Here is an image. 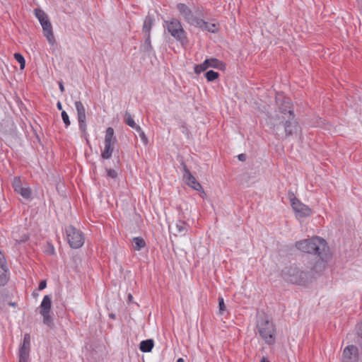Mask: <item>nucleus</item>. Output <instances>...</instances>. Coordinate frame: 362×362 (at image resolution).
I'll use <instances>...</instances> for the list:
<instances>
[{
	"mask_svg": "<svg viewBox=\"0 0 362 362\" xmlns=\"http://www.w3.org/2000/svg\"><path fill=\"white\" fill-rule=\"evenodd\" d=\"M277 111L275 117L269 120V129L277 138L289 136L297 132L298 123L295 118L291 100L283 93L276 96Z\"/></svg>",
	"mask_w": 362,
	"mask_h": 362,
	"instance_id": "f257e3e1",
	"label": "nucleus"
},
{
	"mask_svg": "<svg viewBox=\"0 0 362 362\" xmlns=\"http://www.w3.org/2000/svg\"><path fill=\"white\" fill-rule=\"evenodd\" d=\"M296 247L303 252L316 255L319 258L311 268V270L319 273L325 269L326 264L331 256L329 247L325 240L314 236L309 239L296 242Z\"/></svg>",
	"mask_w": 362,
	"mask_h": 362,
	"instance_id": "f03ea898",
	"label": "nucleus"
},
{
	"mask_svg": "<svg viewBox=\"0 0 362 362\" xmlns=\"http://www.w3.org/2000/svg\"><path fill=\"white\" fill-rule=\"evenodd\" d=\"M281 276L288 282L303 286L311 277L310 272L304 271L295 265L284 268L281 272Z\"/></svg>",
	"mask_w": 362,
	"mask_h": 362,
	"instance_id": "7ed1b4c3",
	"label": "nucleus"
},
{
	"mask_svg": "<svg viewBox=\"0 0 362 362\" xmlns=\"http://www.w3.org/2000/svg\"><path fill=\"white\" fill-rule=\"evenodd\" d=\"M257 329L262 339L269 345L274 344L276 341V326L267 317L258 319Z\"/></svg>",
	"mask_w": 362,
	"mask_h": 362,
	"instance_id": "20e7f679",
	"label": "nucleus"
},
{
	"mask_svg": "<svg viewBox=\"0 0 362 362\" xmlns=\"http://www.w3.org/2000/svg\"><path fill=\"white\" fill-rule=\"evenodd\" d=\"M164 27L172 37H173L182 45L184 46L188 44L189 40L187 33L184 30L180 20L175 18H172L168 21H165Z\"/></svg>",
	"mask_w": 362,
	"mask_h": 362,
	"instance_id": "39448f33",
	"label": "nucleus"
},
{
	"mask_svg": "<svg viewBox=\"0 0 362 362\" xmlns=\"http://www.w3.org/2000/svg\"><path fill=\"white\" fill-rule=\"evenodd\" d=\"M35 15L40 21L45 37L47 38L49 44L54 45L55 42V38L52 31V24L48 18L47 15L40 8H35Z\"/></svg>",
	"mask_w": 362,
	"mask_h": 362,
	"instance_id": "423d86ee",
	"label": "nucleus"
},
{
	"mask_svg": "<svg viewBox=\"0 0 362 362\" xmlns=\"http://www.w3.org/2000/svg\"><path fill=\"white\" fill-rule=\"evenodd\" d=\"M176 8L182 19L191 25L196 26L200 18L202 16L198 9L193 12L192 9L185 4H177Z\"/></svg>",
	"mask_w": 362,
	"mask_h": 362,
	"instance_id": "0eeeda50",
	"label": "nucleus"
},
{
	"mask_svg": "<svg viewBox=\"0 0 362 362\" xmlns=\"http://www.w3.org/2000/svg\"><path fill=\"white\" fill-rule=\"evenodd\" d=\"M66 235L71 247L78 249L83 246L85 239L83 233L80 230L73 226H69L66 228Z\"/></svg>",
	"mask_w": 362,
	"mask_h": 362,
	"instance_id": "6e6552de",
	"label": "nucleus"
},
{
	"mask_svg": "<svg viewBox=\"0 0 362 362\" xmlns=\"http://www.w3.org/2000/svg\"><path fill=\"white\" fill-rule=\"evenodd\" d=\"M115 132L112 127L107 128L105 136V147L101 153L103 159H109L112 156L114 151V146L117 143V139L114 135Z\"/></svg>",
	"mask_w": 362,
	"mask_h": 362,
	"instance_id": "1a4fd4ad",
	"label": "nucleus"
},
{
	"mask_svg": "<svg viewBox=\"0 0 362 362\" xmlns=\"http://www.w3.org/2000/svg\"><path fill=\"white\" fill-rule=\"evenodd\" d=\"M209 67L223 70L225 69V64L223 62L216 58L206 59L203 63L194 66V72L197 74H199Z\"/></svg>",
	"mask_w": 362,
	"mask_h": 362,
	"instance_id": "9d476101",
	"label": "nucleus"
},
{
	"mask_svg": "<svg viewBox=\"0 0 362 362\" xmlns=\"http://www.w3.org/2000/svg\"><path fill=\"white\" fill-rule=\"evenodd\" d=\"M183 166V178L185 179L186 184L192 188L194 190L199 191L202 192L201 197H204L206 195V193L202 189L201 184L196 180V178L191 174L189 170L187 168V165L182 163Z\"/></svg>",
	"mask_w": 362,
	"mask_h": 362,
	"instance_id": "9b49d317",
	"label": "nucleus"
},
{
	"mask_svg": "<svg viewBox=\"0 0 362 362\" xmlns=\"http://www.w3.org/2000/svg\"><path fill=\"white\" fill-rule=\"evenodd\" d=\"M293 209L300 216H309L311 214V209L304 204L301 203L293 194L289 197Z\"/></svg>",
	"mask_w": 362,
	"mask_h": 362,
	"instance_id": "f8f14e48",
	"label": "nucleus"
},
{
	"mask_svg": "<svg viewBox=\"0 0 362 362\" xmlns=\"http://www.w3.org/2000/svg\"><path fill=\"white\" fill-rule=\"evenodd\" d=\"M75 107L77 112L78 127L84 135L87 134L86 110L81 101L75 102Z\"/></svg>",
	"mask_w": 362,
	"mask_h": 362,
	"instance_id": "ddd939ff",
	"label": "nucleus"
},
{
	"mask_svg": "<svg viewBox=\"0 0 362 362\" xmlns=\"http://www.w3.org/2000/svg\"><path fill=\"white\" fill-rule=\"evenodd\" d=\"M358 349L357 346L349 345L344 348L341 362H358Z\"/></svg>",
	"mask_w": 362,
	"mask_h": 362,
	"instance_id": "4468645a",
	"label": "nucleus"
},
{
	"mask_svg": "<svg viewBox=\"0 0 362 362\" xmlns=\"http://www.w3.org/2000/svg\"><path fill=\"white\" fill-rule=\"evenodd\" d=\"M175 235H185L189 229V225L184 221L177 220L175 225L170 226Z\"/></svg>",
	"mask_w": 362,
	"mask_h": 362,
	"instance_id": "2eb2a0df",
	"label": "nucleus"
},
{
	"mask_svg": "<svg viewBox=\"0 0 362 362\" xmlns=\"http://www.w3.org/2000/svg\"><path fill=\"white\" fill-rule=\"evenodd\" d=\"M14 190L20 194L25 199H30L31 196V191L28 187H23L22 186L20 178L15 177L13 182Z\"/></svg>",
	"mask_w": 362,
	"mask_h": 362,
	"instance_id": "dca6fc26",
	"label": "nucleus"
},
{
	"mask_svg": "<svg viewBox=\"0 0 362 362\" xmlns=\"http://www.w3.org/2000/svg\"><path fill=\"white\" fill-rule=\"evenodd\" d=\"M155 23L153 16L148 14L144 21L142 33L144 35L151 36V30Z\"/></svg>",
	"mask_w": 362,
	"mask_h": 362,
	"instance_id": "f3484780",
	"label": "nucleus"
},
{
	"mask_svg": "<svg viewBox=\"0 0 362 362\" xmlns=\"http://www.w3.org/2000/svg\"><path fill=\"white\" fill-rule=\"evenodd\" d=\"M196 27L207 30L210 33H216L218 30V26L216 23L206 22L202 19V18H200L199 21L197 23Z\"/></svg>",
	"mask_w": 362,
	"mask_h": 362,
	"instance_id": "a211bd4d",
	"label": "nucleus"
},
{
	"mask_svg": "<svg viewBox=\"0 0 362 362\" xmlns=\"http://www.w3.org/2000/svg\"><path fill=\"white\" fill-rule=\"evenodd\" d=\"M52 308V300L49 296H45L40 305V314L44 313H50Z\"/></svg>",
	"mask_w": 362,
	"mask_h": 362,
	"instance_id": "6ab92c4d",
	"label": "nucleus"
},
{
	"mask_svg": "<svg viewBox=\"0 0 362 362\" xmlns=\"http://www.w3.org/2000/svg\"><path fill=\"white\" fill-rule=\"evenodd\" d=\"M12 238L18 244L24 243L29 239V236L27 233H23L21 235L19 229L12 232Z\"/></svg>",
	"mask_w": 362,
	"mask_h": 362,
	"instance_id": "aec40b11",
	"label": "nucleus"
},
{
	"mask_svg": "<svg viewBox=\"0 0 362 362\" xmlns=\"http://www.w3.org/2000/svg\"><path fill=\"white\" fill-rule=\"evenodd\" d=\"M30 347L21 346L19 349V362H28Z\"/></svg>",
	"mask_w": 362,
	"mask_h": 362,
	"instance_id": "412c9836",
	"label": "nucleus"
},
{
	"mask_svg": "<svg viewBox=\"0 0 362 362\" xmlns=\"http://www.w3.org/2000/svg\"><path fill=\"white\" fill-rule=\"evenodd\" d=\"M154 346L153 339L143 340L140 343L139 349L142 352H150Z\"/></svg>",
	"mask_w": 362,
	"mask_h": 362,
	"instance_id": "4be33fe9",
	"label": "nucleus"
},
{
	"mask_svg": "<svg viewBox=\"0 0 362 362\" xmlns=\"http://www.w3.org/2000/svg\"><path fill=\"white\" fill-rule=\"evenodd\" d=\"M132 245L135 250H140L146 246V242L144 238L136 237L133 238Z\"/></svg>",
	"mask_w": 362,
	"mask_h": 362,
	"instance_id": "5701e85b",
	"label": "nucleus"
},
{
	"mask_svg": "<svg viewBox=\"0 0 362 362\" xmlns=\"http://www.w3.org/2000/svg\"><path fill=\"white\" fill-rule=\"evenodd\" d=\"M145 38L144 42L141 45V50L144 52H150L153 47L151 43V36L144 35Z\"/></svg>",
	"mask_w": 362,
	"mask_h": 362,
	"instance_id": "b1692460",
	"label": "nucleus"
},
{
	"mask_svg": "<svg viewBox=\"0 0 362 362\" xmlns=\"http://www.w3.org/2000/svg\"><path fill=\"white\" fill-rule=\"evenodd\" d=\"M124 121L128 126L131 127L132 128L136 127V122L132 118L131 114L128 112H126L124 114Z\"/></svg>",
	"mask_w": 362,
	"mask_h": 362,
	"instance_id": "393cba45",
	"label": "nucleus"
},
{
	"mask_svg": "<svg viewBox=\"0 0 362 362\" xmlns=\"http://www.w3.org/2000/svg\"><path fill=\"white\" fill-rule=\"evenodd\" d=\"M8 281V276L7 275V267L6 269H1L0 271V286H4Z\"/></svg>",
	"mask_w": 362,
	"mask_h": 362,
	"instance_id": "a878e982",
	"label": "nucleus"
},
{
	"mask_svg": "<svg viewBox=\"0 0 362 362\" xmlns=\"http://www.w3.org/2000/svg\"><path fill=\"white\" fill-rule=\"evenodd\" d=\"M43 317V323L47 325L49 327H52L53 321L52 318L50 315V313H44V314H41Z\"/></svg>",
	"mask_w": 362,
	"mask_h": 362,
	"instance_id": "bb28decb",
	"label": "nucleus"
},
{
	"mask_svg": "<svg viewBox=\"0 0 362 362\" xmlns=\"http://www.w3.org/2000/svg\"><path fill=\"white\" fill-rule=\"evenodd\" d=\"M14 58L18 62H19L21 69H24L25 66V60L23 56L21 54L17 52L14 54Z\"/></svg>",
	"mask_w": 362,
	"mask_h": 362,
	"instance_id": "cd10ccee",
	"label": "nucleus"
},
{
	"mask_svg": "<svg viewBox=\"0 0 362 362\" xmlns=\"http://www.w3.org/2000/svg\"><path fill=\"white\" fill-rule=\"evenodd\" d=\"M219 74L213 70H209L205 74V76L209 81H213L218 78Z\"/></svg>",
	"mask_w": 362,
	"mask_h": 362,
	"instance_id": "c85d7f7f",
	"label": "nucleus"
},
{
	"mask_svg": "<svg viewBox=\"0 0 362 362\" xmlns=\"http://www.w3.org/2000/svg\"><path fill=\"white\" fill-rule=\"evenodd\" d=\"M62 118L65 124V127H69L70 125L71 122L69 120V115H67V113L65 111L62 112Z\"/></svg>",
	"mask_w": 362,
	"mask_h": 362,
	"instance_id": "c756f323",
	"label": "nucleus"
},
{
	"mask_svg": "<svg viewBox=\"0 0 362 362\" xmlns=\"http://www.w3.org/2000/svg\"><path fill=\"white\" fill-rule=\"evenodd\" d=\"M106 172H107V176L110 178H112V179H117V173L116 172V170H113V169H106Z\"/></svg>",
	"mask_w": 362,
	"mask_h": 362,
	"instance_id": "7c9ffc66",
	"label": "nucleus"
},
{
	"mask_svg": "<svg viewBox=\"0 0 362 362\" xmlns=\"http://www.w3.org/2000/svg\"><path fill=\"white\" fill-rule=\"evenodd\" d=\"M21 346L30 347V336L29 334L24 335L23 341Z\"/></svg>",
	"mask_w": 362,
	"mask_h": 362,
	"instance_id": "2f4dec72",
	"label": "nucleus"
},
{
	"mask_svg": "<svg viewBox=\"0 0 362 362\" xmlns=\"http://www.w3.org/2000/svg\"><path fill=\"white\" fill-rule=\"evenodd\" d=\"M0 267L1 269H6L7 267L4 255L1 252H0Z\"/></svg>",
	"mask_w": 362,
	"mask_h": 362,
	"instance_id": "473e14b6",
	"label": "nucleus"
},
{
	"mask_svg": "<svg viewBox=\"0 0 362 362\" xmlns=\"http://www.w3.org/2000/svg\"><path fill=\"white\" fill-rule=\"evenodd\" d=\"M219 311L222 313L226 310V305L223 298H218Z\"/></svg>",
	"mask_w": 362,
	"mask_h": 362,
	"instance_id": "72a5a7b5",
	"label": "nucleus"
},
{
	"mask_svg": "<svg viewBox=\"0 0 362 362\" xmlns=\"http://www.w3.org/2000/svg\"><path fill=\"white\" fill-rule=\"evenodd\" d=\"M139 136H140L141 139L142 140V141L144 142V144H148V138L146 137V136L144 132H141V134H139Z\"/></svg>",
	"mask_w": 362,
	"mask_h": 362,
	"instance_id": "f704fd0d",
	"label": "nucleus"
},
{
	"mask_svg": "<svg viewBox=\"0 0 362 362\" xmlns=\"http://www.w3.org/2000/svg\"><path fill=\"white\" fill-rule=\"evenodd\" d=\"M46 286H47V282H46V281H45V280H42V281H41L40 282V284H39L38 289H39L40 291L43 290L44 288H46Z\"/></svg>",
	"mask_w": 362,
	"mask_h": 362,
	"instance_id": "c9c22d12",
	"label": "nucleus"
},
{
	"mask_svg": "<svg viewBox=\"0 0 362 362\" xmlns=\"http://www.w3.org/2000/svg\"><path fill=\"white\" fill-rule=\"evenodd\" d=\"M238 158L240 161H245L246 160V155L244 153H241L238 155Z\"/></svg>",
	"mask_w": 362,
	"mask_h": 362,
	"instance_id": "e433bc0d",
	"label": "nucleus"
},
{
	"mask_svg": "<svg viewBox=\"0 0 362 362\" xmlns=\"http://www.w3.org/2000/svg\"><path fill=\"white\" fill-rule=\"evenodd\" d=\"M133 129H134L139 133V134H141V132H144L142 131L141 128L140 127V126H139L137 124H136V127H134Z\"/></svg>",
	"mask_w": 362,
	"mask_h": 362,
	"instance_id": "4c0bfd02",
	"label": "nucleus"
},
{
	"mask_svg": "<svg viewBox=\"0 0 362 362\" xmlns=\"http://www.w3.org/2000/svg\"><path fill=\"white\" fill-rule=\"evenodd\" d=\"M59 89L62 92L64 91V86L62 82L59 83Z\"/></svg>",
	"mask_w": 362,
	"mask_h": 362,
	"instance_id": "58836bf2",
	"label": "nucleus"
},
{
	"mask_svg": "<svg viewBox=\"0 0 362 362\" xmlns=\"http://www.w3.org/2000/svg\"><path fill=\"white\" fill-rule=\"evenodd\" d=\"M57 107L59 110H61L62 109V103L60 102H58L57 104Z\"/></svg>",
	"mask_w": 362,
	"mask_h": 362,
	"instance_id": "ea45409f",
	"label": "nucleus"
},
{
	"mask_svg": "<svg viewBox=\"0 0 362 362\" xmlns=\"http://www.w3.org/2000/svg\"><path fill=\"white\" fill-rule=\"evenodd\" d=\"M109 317L112 319H115L116 318V315L114 314V313H110L109 314Z\"/></svg>",
	"mask_w": 362,
	"mask_h": 362,
	"instance_id": "a19ab883",
	"label": "nucleus"
},
{
	"mask_svg": "<svg viewBox=\"0 0 362 362\" xmlns=\"http://www.w3.org/2000/svg\"><path fill=\"white\" fill-rule=\"evenodd\" d=\"M132 299H133V296H132V294H130V293H129V294L128 295V300H129V302H131V301L132 300Z\"/></svg>",
	"mask_w": 362,
	"mask_h": 362,
	"instance_id": "79ce46f5",
	"label": "nucleus"
},
{
	"mask_svg": "<svg viewBox=\"0 0 362 362\" xmlns=\"http://www.w3.org/2000/svg\"><path fill=\"white\" fill-rule=\"evenodd\" d=\"M260 362H269V361L267 358H266L263 357V358L261 359Z\"/></svg>",
	"mask_w": 362,
	"mask_h": 362,
	"instance_id": "37998d69",
	"label": "nucleus"
},
{
	"mask_svg": "<svg viewBox=\"0 0 362 362\" xmlns=\"http://www.w3.org/2000/svg\"><path fill=\"white\" fill-rule=\"evenodd\" d=\"M177 362H185L184 359L182 358H179L177 360Z\"/></svg>",
	"mask_w": 362,
	"mask_h": 362,
	"instance_id": "c03bdc74",
	"label": "nucleus"
}]
</instances>
